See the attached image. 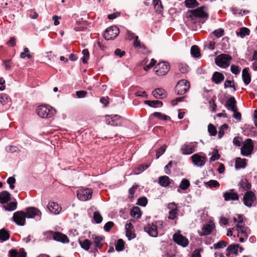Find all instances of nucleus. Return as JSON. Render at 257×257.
Here are the masks:
<instances>
[{
    "instance_id": "obj_1",
    "label": "nucleus",
    "mask_w": 257,
    "mask_h": 257,
    "mask_svg": "<svg viewBox=\"0 0 257 257\" xmlns=\"http://www.w3.org/2000/svg\"><path fill=\"white\" fill-rule=\"evenodd\" d=\"M36 112L40 117L48 118L53 116L56 113V110L49 105H41L37 107Z\"/></svg>"
},
{
    "instance_id": "obj_2",
    "label": "nucleus",
    "mask_w": 257,
    "mask_h": 257,
    "mask_svg": "<svg viewBox=\"0 0 257 257\" xmlns=\"http://www.w3.org/2000/svg\"><path fill=\"white\" fill-rule=\"evenodd\" d=\"M47 238L50 239H53L57 241H60L63 243H68L69 239L67 236L61 232L58 231H48L44 233Z\"/></svg>"
},
{
    "instance_id": "obj_3",
    "label": "nucleus",
    "mask_w": 257,
    "mask_h": 257,
    "mask_svg": "<svg viewBox=\"0 0 257 257\" xmlns=\"http://www.w3.org/2000/svg\"><path fill=\"white\" fill-rule=\"evenodd\" d=\"M204 6L198 7L196 9L189 10L187 12V18L193 20V17L200 19L207 18L208 14L204 11Z\"/></svg>"
},
{
    "instance_id": "obj_4",
    "label": "nucleus",
    "mask_w": 257,
    "mask_h": 257,
    "mask_svg": "<svg viewBox=\"0 0 257 257\" xmlns=\"http://www.w3.org/2000/svg\"><path fill=\"white\" fill-rule=\"evenodd\" d=\"M231 59V56L226 54H221L217 56L215 62L217 66L225 68L229 66Z\"/></svg>"
},
{
    "instance_id": "obj_5",
    "label": "nucleus",
    "mask_w": 257,
    "mask_h": 257,
    "mask_svg": "<svg viewBox=\"0 0 257 257\" xmlns=\"http://www.w3.org/2000/svg\"><path fill=\"white\" fill-rule=\"evenodd\" d=\"M190 87V82L188 80L182 79L175 86V90L178 95H183L187 92Z\"/></svg>"
},
{
    "instance_id": "obj_6",
    "label": "nucleus",
    "mask_w": 257,
    "mask_h": 257,
    "mask_svg": "<svg viewBox=\"0 0 257 257\" xmlns=\"http://www.w3.org/2000/svg\"><path fill=\"white\" fill-rule=\"evenodd\" d=\"M119 29L116 26H112L106 29L103 34L106 40H114L119 34Z\"/></svg>"
},
{
    "instance_id": "obj_7",
    "label": "nucleus",
    "mask_w": 257,
    "mask_h": 257,
    "mask_svg": "<svg viewBox=\"0 0 257 257\" xmlns=\"http://www.w3.org/2000/svg\"><path fill=\"white\" fill-rule=\"evenodd\" d=\"M105 118L106 124L112 126H121L123 120L119 115L114 114L106 115Z\"/></svg>"
},
{
    "instance_id": "obj_8",
    "label": "nucleus",
    "mask_w": 257,
    "mask_h": 257,
    "mask_svg": "<svg viewBox=\"0 0 257 257\" xmlns=\"http://www.w3.org/2000/svg\"><path fill=\"white\" fill-rule=\"evenodd\" d=\"M169 69L170 65L167 62H162L155 66L154 71L157 75L164 76L168 72Z\"/></svg>"
},
{
    "instance_id": "obj_9",
    "label": "nucleus",
    "mask_w": 257,
    "mask_h": 257,
    "mask_svg": "<svg viewBox=\"0 0 257 257\" xmlns=\"http://www.w3.org/2000/svg\"><path fill=\"white\" fill-rule=\"evenodd\" d=\"M253 150V144L250 139H247L244 142L241 148V154L244 156L250 155Z\"/></svg>"
},
{
    "instance_id": "obj_10",
    "label": "nucleus",
    "mask_w": 257,
    "mask_h": 257,
    "mask_svg": "<svg viewBox=\"0 0 257 257\" xmlns=\"http://www.w3.org/2000/svg\"><path fill=\"white\" fill-rule=\"evenodd\" d=\"M256 200L255 194L251 191H246L243 197V202L247 207H251L252 203Z\"/></svg>"
},
{
    "instance_id": "obj_11",
    "label": "nucleus",
    "mask_w": 257,
    "mask_h": 257,
    "mask_svg": "<svg viewBox=\"0 0 257 257\" xmlns=\"http://www.w3.org/2000/svg\"><path fill=\"white\" fill-rule=\"evenodd\" d=\"M93 191L90 188L80 189L77 191L78 198L81 201H86L92 197Z\"/></svg>"
},
{
    "instance_id": "obj_12",
    "label": "nucleus",
    "mask_w": 257,
    "mask_h": 257,
    "mask_svg": "<svg viewBox=\"0 0 257 257\" xmlns=\"http://www.w3.org/2000/svg\"><path fill=\"white\" fill-rule=\"evenodd\" d=\"M197 145L198 143L196 142L186 143L181 149L182 154L189 155L192 154L195 151Z\"/></svg>"
},
{
    "instance_id": "obj_13",
    "label": "nucleus",
    "mask_w": 257,
    "mask_h": 257,
    "mask_svg": "<svg viewBox=\"0 0 257 257\" xmlns=\"http://www.w3.org/2000/svg\"><path fill=\"white\" fill-rule=\"evenodd\" d=\"M26 217H27L25 212L19 211L14 213L13 218V220L17 224L23 226L26 222Z\"/></svg>"
},
{
    "instance_id": "obj_14",
    "label": "nucleus",
    "mask_w": 257,
    "mask_h": 257,
    "mask_svg": "<svg viewBox=\"0 0 257 257\" xmlns=\"http://www.w3.org/2000/svg\"><path fill=\"white\" fill-rule=\"evenodd\" d=\"M174 241L178 245L183 247L187 246L189 244L188 239L180 233H176L173 236Z\"/></svg>"
},
{
    "instance_id": "obj_15",
    "label": "nucleus",
    "mask_w": 257,
    "mask_h": 257,
    "mask_svg": "<svg viewBox=\"0 0 257 257\" xmlns=\"http://www.w3.org/2000/svg\"><path fill=\"white\" fill-rule=\"evenodd\" d=\"M26 216L27 218H34L36 216H39L40 217V219H41V216L42 215L41 212L37 208L34 207H29L26 208Z\"/></svg>"
},
{
    "instance_id": "obj_16",
    "label": "nucleus",
    "mask_w": 257,
    "mask_h": 257,
    "mask_svg": "<svg viewBox=\"0 0 257 257\" xmlns=\"http://www.w3.org/2000/svg\"><path fill=\"white\" fill-rule=\"evenodd\" d=\"M223 197L226 201H236L239 199V195L237 193L234 192V189H230L228 191L224 192Z\"/></svg>"
},
{
    "instance_id": "obj_17",
    "label": "nucleus",
    "mask_w": 257,
    "mask_h": 257,
    "mask_svg": "<svg viewBox=\"0 0 257 257\" xmlns=\"http://www.w3.org/2000/svg\"><path fill=\"white\" fill-rule=\"evenodd\" d=\"M191 158L194 165L199 167L204 166L206 161V157H202L198 154H194L191 156Z\"/></svg>"
},
{
    "instance_id": "obj_18",
    "label": "nucleus",
    "mask_w": 257,
    "mask_h": 257,
    "mask_svg": "<svg viewBox=\"0 0 257 257\" xmlns=\"http://www.w3.org/2000/svg\"><path fill=\"white\" fill-rule=\"evenodd\" d=\"M215 228V225L213 223L210 222L203 225L202 228V231H198V233L200 236H205L210 234L213 229Z\"/></svg>"
},
{
    "instance_id": "obj_19",
    "label": "nucleus",
    "mask_w": 257,
    "mask_h": 257,
    "mask_svg": "<svg viewBox=\"0 0 257 257\" xmlns=\"http://www.w3.org/2000/svg\"><path fill=\"white\" fill-rule=\"evenodd\" d=\"M168 208L170 209L169 212L168 218L173 220L177 217L178 212L177 205L174 202L170 203L168 204Z\"/></svg>"
},
{
    "instance_id": "obj_20",
    "label": "nucleus",
    "mask_w": 257,
    "mask_h": 257,
    "mask_svg": "<svg viewBox=\"0 0 257 257\" xmlns=\"http://www.w3.org/2000/svg\"><path fill=\"white\" fill-rule=\"evenodd\" d=\"M126 236L128 240L135 238L136 236V234L133 231L134 227L131 222L127 223L125 225Z\"/></svg>"
},
{
    "instance_id": "obj_21",
    "label": "nucleus",
    "mask_w": 257,
    "mask_h": 257,
    "mask_svg": "<svg viewBox=\"0 0 257 257\" xmlns=\"http://www.w3.org/2000/svg\"><path fill=\"white\" fill-rule=\"evenodd\" d=\"M144 230L151 236L156 237L158 235L157 226L154 224H148L144 227Z\"/></svg>"
},
{
    "instance_id": "obj_22",
    "label": "nucleus",
    "mask_w": 257,
    "mask_h": 257,
    "mask_svg": "<svg viewBox=\"0 0 257 257\" xmlns=\"http://www.w3.org/2000/svg\"><path fill=\"white\" fill-rule=\"evenodd\" d=\"M47 208L52 213L56 214H58L62 209L58 203L53 202H49Z\"/></svg>"
},
{
    "instance_id": "obj_23",
    "label": "nucleus",
    "mask_w": 257,
    "mask_h": 257,
    "mask_svg": "<svg viewBox=\"0 0 257 257\" xmlns=\"http://www.w3.org/2000/svg\"><path fill=\"white\" fill-rule=\"evenodd\" d=\"M224 79L223 74L220 72L215 71L213 73L211 77V80L216 84H220Z\"/></svg>"
},
{
    "instance_id": "obj_24",
    "label": "nucleus",
    "mask_w": 257,
    "mask_h": 257,
    "mask_svg": "<svg viewBox=\"0 0 257 257\" xmlns=\"http://www.w3.org/2000/svg\"><path fill=\"white\" fill-rule=\"evenodd\" d=\"M9 254L11 257H26L27 252L24 248H21L19 252L16 249H11Z\"/></svg>"
},
{
    "instance_id": "obj_25",
    "label": "nucleus",
    "mask_w": 257,
    "mask_h": 257,
    "mask_svg": "<svg viewBox=\"0 0 257 257\" xmlns=\"http://www.w3.org/2000/svg\"><path fill=\"white\" fill-rule=\"evenodd\" d=\"M236 103L234 97L231 96L226 101L225 106L228 109L234 111V109H237Z\"/></svg>"
},
{
    "instance_id": "obj_26",
    "label": "nucleus",
    "mask_w": 257,
    "mask_h": 257,
    "mask_svg": "<svg viewBox=\"0 0 257 257\" xmlns=\"http://www.w3.org/2000/svg\"><path fill=\"white\" fill-rule=\"evenodd\" d=\"M11 195L7 191H4L0 193V203L6 204L11 200Z\"/></svg>"
},
{
    "instance_id": "obj_27",
    "label": "nucleus",
    "mask_w": 257,
    "mask_h": 257,
    "mask_svg": "<svg viewBox=\"0 0 257 257\" xmlns=\"http://www.w3.org/2000/svg\"><path fill=\"white\" fill-rule=\"evenodd\" d=\"M165 92L164 89L158 88L153 91L152 94L156 98L162 99L166 97V94Z\"/></svg>"
},
{
    "instance_id": "obj_28",
    "label": "nucleus",
    "mask_w": 257,
    "mask_h": 257,
    "mask_svg": "<svg viewBox=\"0 0 257 257\" xmlns=\"http://www.w3.org/2000/svg\"><path fill=\"white\" fill-rule=\"evenodd\" d=\"M172 182H173V180H170L169 177L167 176H162L159 178L158 182L159 184L162 187H167Z\"/></svg>"
},
{
    "instance_id": "obj_29",
    "label": "nucleus",
    "mask_w": 257,
    "mask_h": 257,
    "mask_svg": "<svg viewBox=\"0 0 257 257\" xmlns=\"http://www.w3.org/2000/svg\"><path fill=\"white\" fill-rule=\"evenodd\" d=\"M242 77L243 82L245 85H248L251 81V77L248 72V68H245L242 72Z\"/></svg>"
},
{
    "instance_id": "obj_30",
    "label": "nucleus",
    "mask_w": 257,
    "mask_h": 257,
    "mask_svg": "<svg viewBox=\"0 0 257 257\" xmlns=\"http://www.w3.org/2000/svg\"><path fill=\"white\" fill-rule=\"evenodd\" d=\"M238 186L247 191L251 189V185L246 179H242L238 183Z\"/></svg>"
},
{
    "instance_id": "obj_31",
    "label": "nucleus",
    "mask_w": 257,
    "mask_h": 257,
    "mask_svg": "<svg viewBox=\"0 0 257 257\" xmlns=\"http://www.w3.org/2000/svg\"><path fill=\"white\" fill-rule=\"evenodd\" d=\"M150 166V163H147L146 164L138 165L134 169V173L135 174H139L146 170Z\"/></svg>"
},
{
    "instance_id": "obj_32",
    "label": "nucleus",
    "mask_w": 257,
    "mask_h": 257,
    "mask_svg": "<svg viewBox=\"0 0 257 257\" xmlns=\"http://www.w3.org/2000/svg\"><path fill=\"white\" fill-rule=\"evenodd\" d=\"M144 103L152 107H160L163 105L162 101L160 100H145Z\"/></svg>"
},
{
    "instance_id": "obj_33",
    "label": "nucleus",
    "mask_w": 257,
    "mask_h": 257,
    "mask_svg": "<svg viewBox=\"0 0 257 257\" xmlns=\"http://www.w3.org/2000/svg\"><path fill=\"white\" fill-rule=\"evenodd\" d=\"M245 159L237 158L236 159L235 163V167L236 169L244 168L246 165Z\"/></svg>"
},
{
    "instance_id": "obj_34",
    "label": "nucleus",
    "mask_w": 257,
    "mask_h": 257,
    "mask_svg": "<svg viewBox=\"0 0 257 257\" xmlns=\"http://www.w3.org/2000/svg\"><path fill=\"white\" fill-rule=\"evenodd\" d=\"M79 244L81 247L86 250H88L90 245H91V241L88 239H85L84 240H79Z\"/></svg>"
},
{
    "instance_id": "obj_35",
    "label": "nucleus",
    "mask_w": 257,
    "mask_h": 257,
    "mask_svg": "<svg viewBox=\"0 0 257 257\" xmlns=\"http://www.w3.org/2000/svg\"><path fill=\"white\" fill-rule=\"evenodd\" d=\"M236 34L237 36L244 38L245 36H248L250 34V30L246 27H242L240 28L239 31H236Z\"/></svg>"
},
{
    "instance_id": "obj_36",
    "label": "nucleus",
    "mask_w": 257,
    "mask_h": 257,
    "mask_svg": "<svg viewBox=\"0 0 257 257\" xmlns=\"http://www.w3.org/2000/svg\"><path fill=\"white\" fill-rule=\"evenodd\" d=\"M184 4L186 8L193 9L198 7L199 5L196 0H185Z\"/></svg>"
},
{
    "instance_id": "obj_37",
    "label": "nucleus",
    "mask_w": 257,
    "mask_h": 257,
    "mask_svg": "<svg viewBox=\"0 0 257 257\" xmlns=\"http://www.w3.org/2000/svg\"><path fill=\"white\" fill-rule=\"evenodd\" d=\"M104 239V236H95L93 242L95 244V246L97 248H101L103 246V244L101 241Z\"/></svg>"
},
{
    "instance_id": "obj_38",
    "label": "nucleus",
    "mask_w": 257,
    "mask_h": 257,
    "mask_svg": "<svg viewBox=\"0 0 257 257\" xmlns=\"http://www.w3.org/2000/svg\"><path fill=\"white\" fill-rule=\"evenodd\" d=\"M151 116H153L154 117H157L160 120H171V118L170 116L166 115L162 113L159 112H155L151 114Z\"/></svg>"
},
{
    "instance_id": "obj_39",
    "label": "nucleus",
    "mask_w": 257,
    "mask_h": 257,
    "mask_svg": "<svg viewBox=\"0 0 257 257\" xmlns=\"http://www.w3.org/2000/svg\"><path fill=\"white\" fill-rule=\"evenodd\" d=\"M191 54L193 57L198 58L200 56V51L197 45H193L191 48Z\"/></svg>"
},
{
    "instance_id": "obj_40",
    "label": "nucleus",
    "mask_w": 257,
    "mask_h": 257,
    "mask_svg": "<svg viewBox=\"0 0 257 257\" xmlns=\"http://www.w3.org/2000/svg\"><path fill=\"white\" fill-rule=\"evenodd\" d=\"M131 215L137 218H141L142 214L140 208L139 207H134L131 211Z\"/></svg>"
},
{
    "instance_id": "obj_41",
    "label": "nucleus",
    "mask_w": 257,
    "mask_h": 257,
    "mask_svg": "<svg viewBox=\"0 0 257 257\" xmlns=\"http://www.w3.org/2000/svg\"><path fill=\"white\" fill-rule=\"evenodd\" d=\"M10 234L8 231L5 229L0 230V239L2 241H6L10 238Z\"/></svg>"
},
{
    "instance_id": "obj_42",
    "label": "nucleus",
    "mask_w": 257,
    "mask_h": 257,
    "mask_svg": "<svg viewBox=\"0 0 257 257\" xmlns=\"http://www.w3.org/2000/svg\"><path fill=\"white\" fill-rule=\"evenodd\" d=\"M205 185L207 187L210 188H219L220 186L219 183L217 180H211L208 182H205Z\"/></svg>"
},
{
    "instance_id": "obj_43",
    "label": "nucleus",
    "mask_w": 257,
    "mask_h": 257,
    "mask_svg": "<svg viewBox=\"0 0 257 257\" xmlns=\"http://www.w3.org/2000/svg\"><path fill=\"white\" fill-rule=\"evenodd\" d=\"M115 249L117 251H121L124 249V242L122 239H118L115 244Z\"/></svg>"
},
{
    "instance_id": "obj_44",
    "label": "nucleus",
    "mask_w": 257,
    "mask_h": 257,
    "mask_svg": "<svg viewBox=\"0 0 257 257\" xmlns=\"http://www.w3.org/2000/svg\"><path fill=\"white\" fill-rule=\"evenodd\" d=\"M190 185L189 181L187 179H183L180 184V188L183 190H185L189 187Z\"/></svg>"
},
{
    "instance_id": "obj_45",
    "label": "nucleus",
    "mask_w": 257,
    "mask_h": 257,
    "mask_svg": "<svg viewBox=\"0 0 257 257\" xmlns=\"http://www.w3.org/2000/svg\"><path fill=\"white\" fill-rule=\"evenodd\" d=\"M239 247V244H231L228 246V250L231 253L237 255L238 254L237 251Z\"/></svg>"
},
{
    "instance_id": "obj_46",
    "label": "nucleus",
    "mask_w": 257,
    "mask_h": 257,
    "mask_svg": "<svg viewBox=\"0 0 257 257\" xmlns=\"http://www.w3.org/2000/svg\"><path fill=\"white\" fill-rule=\"evenodd\" d=\"M220 157V155L219 154L218 150L216 149H214L212 151V156L210 158V162H211L218 160Z\"/></svg>"
},
{
    "instance_id": "obj_47",
    "label": "nucleus",
    "mask_w": 257,
    "mask_h": 257,
    "mask_svg": "<svg viewBox=\"0 0 257 257\" xmlns=\"http://www.w3.org/2000/svg\"><path fill=\"white\" fill-rule=\"evenodd\" d=\"M227 242L224 240H220L216 243L213 244L214 248L216 249L224 248L227 245Z\"/></svg>"
},
{
    "instance_id": "obj_48",
    "label": "nucleus",
    "mask_w": 257,
    "mask_h": 257,
    "mask_svg": "<svg viewBox=\"0 0 257 257\" xmlns=\"http://www.w3.org/2000/svg\"><path fill=\"white\" fill-rule=\"evenodd\" d=\"M236 226L239 233H241L246 237H247L248 235L246 231V229L247 228V227H245L244 226L239 224H236Z\"/></svg>"
},
{
    "instance_id": "obj_49",
    "label": "nucleus",
    "mask_w": 257,
    "mask_h": 257,
    "mask_svg": "<svg viewBox=\"0 0 257 257\" xmlns=\"http://www.w3.org/2000/svg\"><path fill=\"white\" fill-rule=\"evenodd\" d=\"M82 54L83 55V57L81 58L82 61L84 64L87 63L88 60L89 59V53L88 50V49H85L83 50L82 51Z\"/></svg>"
},
{
    "instance_id": "obj_50",
    "label": "nucleus",
    "mask_w": 257,
    "mask_h": 257,
    "mask_svg": "<svg viewBox=\"0 0 257 257\" xmlns=\"http://www.w3.org/2000/svg\"><path fill=\"white\" fill-rule=\"evenodd\" d=\"M17 203L16 202H11L7 204L6 206H4L6 210L8 211H13L17 208Z\"/></svg>"
},
{
    "instance_id": "obj_51",
    "label": "nucleus",
    "mask_w": 257,
    "mask_h": 257,
    "mask_svg": "<svg viewBox=\"0 0 257 257\" xmlns=\"http://www.w3.org/2000/svg\"><path fill=\"white\" fill-rule=\"evenodd\" d=\"M93 219L96 223H100L102 221V217L98 211H95L93 214Z\"/></svg>"
},
{
    "instance_id": "obj_52",
    "label": "nucleus",
    "mask_w": 257,
    "mask_h": 257,
    "mask_svg": "<svg viewBox=\"0 0 257 257\" xmlns=\"http://www.w3.org/2000/svg\"><path fill=\"white\" fill-rule=\"evenodd\" d=\"M208 131L211 136H215L217 134V130L215 127L211 123L208 125Z\"/></svg>"
},
{
    "instance_id": "obj_53",
    "label": "nucleus",
    "mask_w": 257,
    "mask_h": 257,
    "mask_svg": "<svg viewBox=\"0 0 257 257\" xmlns=\"http://www.w3.org/2000/svg\"><path fill=\"white\" fill-rule=\"evenodd\" d=\"M228 127V125L227 124H223L222 125L219 130L218 131V137L219 139H221L224 134V130H227Z\"/></svg>"
},
{
    "instance_id": "obj_54",
    "label": "nucleus",
    "mask_w": 257,
    "mask_h": 257,
    "mask_svg": "<svg viewBox=\"0 0 257 257\" xmlns=\"http://www.w3.org/2000/svg\"><path fill=\"white\" fill-rule=\"evenodd\" d=\"M148 203V199L146 197H141L138 199L137 204L145 207Z\"/></svg>"
},
{
    "instance_id": "obj_55",
    "label": "nucleus",
    "mask_w": 257,
    "mask_h": 257,
    "mask_svg": "<svg viewBox=\"0 0 257 257\" xmlns=\"http://www.w3.org/2000/svg\"><path fill=\"white\" fill-rule=\"evenodd\" d=\"M166 146L163 145L159 148L156 151V158L158 159L161 155H162L165 152Z\"/></svg>"
},
{
    "instance_id": "obj_56",
    "label": "nucleus",
    "mask_w": 257,
    "mask_h": 257,
    "mask_svg": "<svg viewBox=\"0 0 257 257\" xmlns=\"http://www.w3.org/2000/svg\"><path fill=\"white\" fill-rule=\"evenodd\" d=\"M224 86L225 88H227L228 87H231L233 88L234 90H236L235 86L234 84L233 80H226L224 82Z\"/></svg>"
},
{
    "instance_id": "obj_57",
    "label": "nucleus",
    "mask_w": 257,
    "mask_h": 257,
    "mask_svg": "<svg viewBox=\"0 0 257 257\" xmlns=\"http://www.w3.org/2000/svg\"><path fill=\"white\" fill-rule=\"evenodd\" d=\"M0 102L3 105H5L8 102V96L5 93L0 95Z\"/></svg>"
},
{
    "instance_id": "obj_58",
    "label": "nucleus",
    "mask_w": 257,
    "mask_h": 257,
    "mask_svg": "<svg viewBox=\"0 0 257 257\" xmlns=\"http://www.w3.org/2000/svg\"><path fill=\"white\" fill-rule=\"evenodd\" d=\"M213 34L217 38L223 36L224 34V31L221 28L215 30L213 32Z\"/></svg>"
},
{
    "instance_id": "obj_59",
    "label": "nucleus",
    "mask_w": 257,
    "mask_h": 257,
    "mask_svg": "<svg viewBox=\"0 0 257 257\" xmlns=\"http://www.w3.org/2000/svg\"><path fill=\"white\" fill-rule=\"evenodd\" d=\"M179 70L182 73H186L189 71V67L186 64H181Z\"/></svg>"
},
{
    "instance_id": "obj_60",
    "label": "nucleus",
    "mask_w": 257,
    "mask_h": 257,
    "mask_svg": "<svg viewBox=\"0 0 257 257\" xmlns=\"http://www.w3.org/2000/svg\"><path fill=\"white\" fill-rule=\"evenodd\" d=\"M7 183L10 185V187L12 189L15 188L14 184L16 183V179L13 177H10L7 179Z\"/></svg>"
},
{
    "instance_id": "obj_61",
    "label": "nucleus",
    "mask_w": 257,
    "mask_h": 257,
    "mask_svg": "<svg viewBox=\"0 0 257 257\" xmlns=\"http://www.w3.org/2000/svg\"><path fill=\"white\" fill-rule=\"evenodd\" d=\"M113 225L114 223L112 221H108L105 224L103 227L104 230L107 232L109 231Z\"/></svg>"
},
{
    "instance_id": "obj_62",
    "label": "nucleus",
    "mask_w": 257,
    "mask_h": 257,
    "mask_svg": "<svg viewBox=\"0 0 257 257\" xmlns=\"http://www.w3.org/2000/svg\"><path fill=\"white\" fill-rule=\"evenodd\" d=\"M156 62V60H155L154 59H152L150 63L148 65L144 67V70L145 71H148L151 68L155 66Z\"/></svg>"
},
{
    "instance_id": "obj_63",
    "label": "nucleus",
    "mask_w": 257,
    "mask_h": 257,
    "mask_svg": "<svg viewBox=\"0 0 257 257\" xmlns=\"http://www.w3.org/2000/svg\"><path fill=\"white\" fill-rule=\"evenodd\" d=\"M173 161H170L169 163L165 167L164 170L166 174L169 175L171 174V168L172 166Z\"/></svg>"
},
{
    "instance_id": "obj_64",
    "label": "nucleus",
    "mask_w": 257,
    "mask_h": 257,
    "mask_svg": "<svg viewBox=\"0 0 257 257\" xmlns=\"http://www.w3.org/2000/svg\"><path fill=\"white\" fill-rule=\"evenodd\" d=\"M242 140L241 138L239 137H235L234 138L233 140V143L236 146L240 147L241 145Z\"/></svg>"
}]
</instances>
